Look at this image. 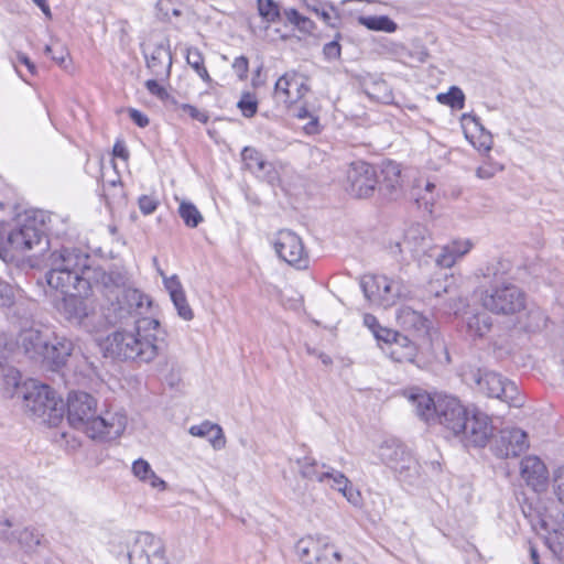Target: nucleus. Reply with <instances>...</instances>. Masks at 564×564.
I'll list each match as a JSON object with an SVG mask.
<instances>
[{
	"instance_id": "1",
	"label": "nucleus",
	"mask_w": 564,
	"mask_h": 564,
	"mask_svg": "<svg viewBox=\"0 0 564 564\" xmlns=\"http://www.w3.org/2000/svg\"><path fill=\"white\" fill-rule=\"evenodd\" d=\"M48 267L47 284L62 293L78 291L87 294L95 288H106L110 281V276L100 267H93L89 256L77 248L53 251Z\"/></svg>"
},
{
	"instance_id": "2",
	"label": "nucleus",
	"mask_w": 564,
	"mask_h": 564,
	"mask_svg": "<svg viewBox=\"0 0 564 564\" xmlns=\"http://www.w3.org/2000/svg\"><path fill=\"white\" fill-rule=\"evenodd\" d=\"M128 321L110 334L104 349L107 356L137 362H151L159 354L158 329L159 322L151 317H139L137 313L128 312Z\"/></svg>"
},
{
	"instance_id": "3",
	"label": "nucleus",
	"mask_w": 564,
	"mask_h": 564,
	"mask_svg": "<svg viewBox=\"0 0 564 564\" xmlns=\"http://www.w3.org/2000/svg\"><path fill=\"white\" fill-rule=\"evenodd\" d=\"M17 395L22 399L25 412L48 425H57L64 415V402L47 384L30 379L18 383V371H12Z\"/></svg>"
},
{
	"instance_id": "4",
	"label": "nucleus",
	"mask_w": 564,
	"mask_h": 564,
	"mask_svg": "<svg viewBox=\"0 0 564 564\" xmlns=\"http://www.w3.org/2000/svg\"><path fill=\"white\" fill-rule=\"evenodd\" d=\"M45 215L42 212H30L18 220L17 227L0 229V257L24 254L39 246L45 238Z\"/></svg>"
},
{
	"instance_id": "5",
	"label": "nucleus",
	"mask_w": 564,
	"mask_h": 564,
	"mask_svg": "<svg viewBox=\"0 0 564 564\" xmlns=\"http://www.w3.org/2000/svg\"><path fill=\"white\" fill-rule=\"evenodd\" d=\"M480 305L496 315L511 316L525 307V293L514 283L481 286Z\"/></svg>"
},
{
	"instance_id": "6",
	"label": "nucleus",
	"mask_w": 564,
	"mask_h": 564,
	"mask_svg": "<svg viewBox=\"0 0 564 564\" xmlns=\"http://www.w3.org/2000/svg\"><path fill=\"white\" fill-rule=\"evenodd\" d=\"M377 456L404 482L413 484L421 476V465L417 459L395 438L383 441L378 446Z\"/></svg>"
},
{
	"instance_id": "7",
	"label": "nucleus",
	"mask_w": 564,
	"mask_h": 564,
	"mask_svg": "<svg viewBox=\"0 0 564 564\" xmlns=\"http://www.w3.org/2000/svg\"><path fill=\"white\" fill-rule=\"evenodd\" d=\"M360 286L370 303L383 308L391 307L408 293V289L401 280L387 275H364Z\"/></svg>"
},
{
	"instance_id": "8",
	"label": "nucleus",
	"mask_w": 564,
	"mask_h": 564,
	"mask_svg": "<svg viewBox=\"0 0 564 564\" xmlns=\"http://www.w3.org/2000/svg\"><path fill=\"white\" fill-rule=\"evenodd\" d=\"M296 553L304 564H338L339 552L329 543L327 536H305L297 541Z\"/></svg>"
},
{
	"instance_id": "9",
	"label": "nucleus",
	"mask_w": 564,
	"mask_h": 564,
	"mask_svg": "<svg viewBox=\"0 0 564 564\" xmlns=\"http://www.w3.org/2000/svg\"><path fill=\"white\" fill-rule=\"evenodd\" d=\"M128 558L130 564H170L164 543L149 532H141L131 544Z\"/></svg>"
},
{
	"instance_id": "10",
	"label": "nucleus",
	"mask_w": 564,
	"mask_h": 564,
	"mask_svg": "<svg viewBox=\"0 0 564 564\" xmlns=\"http://www.w3.org/2000/svg\"><path fill=\"white\" fill-rule=\"evenodd\" d=\"M491 417L478 409H470L464 429L458 433L460 442L466 446L485 447L494 436Z\"/></svg>"
},
{
	"instance_id": "11",
	"label": "nucleus",
	"mask_w": 564,
	"mask_h": 564,
	"mask_svg": "<svg viewBox=\"0 0 564 564\" xmlns=\"http://www.w3.org/2000/svg\"><path fill=\"white\" fill-rule=\"evenodd\" d=\"M474 380L479 390L487 397L499 399L513 406L520 405L517 386L501 375L494 371L480 372L478 370L474 375Z\"/></svg>"
},
{
	"instance_id": "12",
	"label": "nucleus",
	"mask_w": 564,
	"mask_h": 564,
	"mask_svg": "<svg viewBox=\"0 0 564 564\" xmlns=\"http://www.w3.org/2000/svg\"><path fill=\"white\" fill-rule=\"evenodd\" d=\"M436 414L434 421H437L455 436L464 429L465 420L470 410L465 408L460 401L452 395H438L436 399Z\"/></svg>"
},
{
	"instance_id": "13",
	"label": "nucleus",
	"mask_w": 564,
	"mask_h": 564,
	"mask_svg": "<svg viewBox=\"0 0 564 564\" xmlns=\"http://www.w3.org/2000/svg\"><path fill=\"white\" fill-rule=\"evenodd\" d=\"M347 180L348 192L357 198L370 197L379 184L376 169L364 161L351 163Z\"/></svg>"
},
{
	"instance_id": "14",
	"label": "nucleus",
	"mask_w": 564,
	"mask_h": 564,
	"mask_svg": "<svg viewBox=\"0 0 564 564\" xmlns=\"http://www.w3.org/2000/svg\"><path fill=\"white\" fill-rule=\"evenodd\" d=\"M308 79L297 72H286L275 83L274 99L290 107L300 101L310 90Z\"/></svg>"
},
{
	"instance_id": "15",
	"label": "nucleus",
	"mask_w": 564,
	"mask_h": 564,
	"mask_svg": "<svg viewBox=\"0 0 564 564\" xmlns=\"http://www.w3.org/2000/svg\"><path fill=\"white\" fill-rule=\"evenodd\" d=\"M273 247L280 259L291 265L305 268L307 265V253L302 239L291 230H280L274 240Z\"/></svg>"
},
{
	"instance_id": "16",
	"label": "nucleus",
	"mask_w": 564,
	"mask_h": 564,
	"mask_svg": "<svg viewBox=\"0 0 564 564\" xmlns=\"http://www.w3.org/2000/svg\"><path fill=\"white\" fill-rule=\"evenodd\" d=\"M96 400L86 392H73L68 395L67 420L69 424L85 433L95 419Z\"/></svg>"
},
{
	"instance_id": "17",
	"label": "nucleus",
	"mask_w": 564,
	"mask_h": 564,
	"mask_svg": "<svg viewBox=\"0 0 564 564\" xmlns=\"http://www.w3.org/2000/svg\"><path fill=\"white\" fill-rule=\"evenodd\" d=\"M127 423L128 417L123 411H106L100 415H95L86 434L90 438L115 440L124 432Z\"/></svg>"
},
{
	"instance_id": "18",
	"label": "nucleus",
	"mask_w": 564,
	"mask_h": 564,
	"mask_svg": "<svg viewBox=\"0 0 564 564\" xmlns=\"http://www.w3.org/2000/svg\"><path fill=\"white\" fill-rule=\"evenodd\" d=\"M529 447L528 435L518 427H507L499 432L492 443V451L496 456L507 458L519 456Z\"/></svg>"
},
{
	"instance_id": "19",
	"label": "nucleus",
	"mask_w": 564,
	"mask_h": 564,
	"mask_svg": "<svg viewBox=\"0 0 564 564\" xmlns=\"http://www.w3.org/2000/svg\"><path fill=\"white\" fill-rule=\"evenodd\" d=\"M65 296L59 306L62 315L74 324H82L95 310V304L89 299L90 292L82 294L78 291L63 293Z\"/></svg>"
},
{
	"instance_id": "20",
	"label": "nucleus",
	"mask_w": 564,
	"mask_h": 564,
	"mask_svg": "<svg viewBox=\"0 0 564 564\" xmlns=\"http://www.w3.org/2000/svg\"><path fill=\"white\" fill-rule=\"evenodd\" d=\"M462 127L466 139L479 152H489L492 149V135L480 123L477 116L471 113H464L460 117Z\"/></svg>"
},
{
	"instance_id": "21",
	"label": "nucleus",
	"mask_w": 564,
	"mask_h": 564,
	"mask_svg": "<svg viewBox=\"0 0 564 564\" xmlns=\"http://www.w3.org/2000/svg\"><path fill=\"white\" fill-rule=\"evenodd\" d=\"M520 475L534 491L541 492L546 489L549 471L545 464L539 457H524L520 464Z\"/></svg>"
},
{
	"instance_id": "22",
	"label": "nucleus",
	"mask_w": 564,
	"mask_h": 564,
	"mask_svg": "<svg viewBox=\"0 0 564 564\" xmlns=\"http://www.w3.org/2000/svg\"><path fill=\"white\" fill-rule=\"evenodd\" d=\"M473 247L474 243L469 239H456L440 249L431 250L429 256L434 258L436 265L447 269L466 256Z\"/></svg>"
},
{
	"instance_id": "23",
	"label": "nucleus",
	"mask_w": 564,
	"mask_h": 564,
	"mask_svg": "<svg viewBox=\"0 0 564 564\" xmlns=\"http://www.w3.org/2000/svg\"><path fill=\"white\" fill-rule=\"evenodd\" d=\"M473 247L474 243L469 239H456L440 249L431 250L429 256L434 258L436 265L447 269L466 256Z\"/></svg>"
},
{
	"instance_id": "24",
	"label": "nucleus",
	"mask_w": 564,
	"mask_h": 564,
	"mask_svg": "<svg viewBox=\"0 0 564 564\" xmlns=\"http://www.w3.org/2000/svg\"><path fill=\"white\" fill-rule=\"evenodd\" d=\"M473 247L474 243L469 239H456L440 249L431 250L429 256L434 258L436 265L447 269L466 256Z\"/></svg>"
},
{
	"instance_id": "25",
	"label": "nucleus",
	"mask_w": 564,
	"mask_h": 564,
	"mask_svg": "<svg viewBox=\"0 0 564 564\" xmlns=\"http://www.w3.org/2000/svg\"><path fill=\"white\" fill-rule=\"evenodd\" d=\"M397 318L400 326L416 338L422 340L430 338L431 323L422 313L409 306H402L398 311Z\"/></svg>"
},
{
	"instance_id": "26",
	"label": "nucleus",
	"mask_w": 564,
	"mask_h": 564,
	"mask_svg": "<svg viewBox=\"0 0 564 564\" xmlns=\"http://www.w3.org/2000/svg\"><path fill=\"white\" fill-rule=\"evenodd\" d=\"M296 465L302 478L310 481H317L327 486H329L334 474L337 471L335 468L324 463H319L311 456L297 458Z\"/></svg>"
},
{
	"instance_id": "27",
	"label": "nucleus",
	"mask_w": 564,
	"mask_h": 564,
	"mask_svg": "<svg viewBox=\"0 0 564 564\" xmlns=\"http://www.w3.org/2000/svg\"><path fill=\"white\" fill-rule=\"evenodd\" d=\"M431 237L426 227L420 224L411 225L404 232V237L399 246L401 247V251H409L413 254L431 253L432 249Z\"/></svg>"
},
{
	"instance_id": "28",
	"label": "nucleus",
	"mask_w": 564,
	"mask_h": 564,
	"mask_svg": "<svg viewBox=\"0 0 564 564\" xmlns=\"http://www.w3.org/2000/svg\"><path fill=\"white\" fill-rule=\"evenodd\" d=\"M73 348L74 345L72 340L66 337L54 335L52 339H46L45 347L40 359L59 367L64 365L70 356Z\"/></svg>"
},
{
	"instance_id": "29",
	"label": "nucleus",
	"mask_w": 564,
	"mask_h": 564,
	"mask_svg": "<svg viewBox=\"0 0 564 564\" xmlns=\"http://www.w3.org/2000/svg\"><path fill=\"white\" fill-rule=\"evenodd\" d=\"M46 337L33 326L23 327L18 334L17 345L32 359H40L45 347Z\"/></svg>"
},
{
	"instance_id": "30",
	"label": "nucleus",
	"mask_w": 564,
	"mask_h": 564,
	"mask_svg": "<svg viewBox=\"0 0 564 564\" xmlns=\"http://www.w3.org/2000/svg\"><path fill=\"white\" fill-rule=\"evenodd\" d=\"M510 271L511 263L508 260L497 259L489 262L481 269L482 282L479 284L477 291H479L481 286L511 283L509 278Z\"/></svg>"
},
{
	"instance_id": "31",
	"label": "nucleus",
	"mask_w": 564,
	"mask_h": 564,
	"mask_svg": "<svg viewBox=\"0 0 564 564\" xmlns=\"http://www.w3.org/2000/svg\"><path fill=\"white\" fill-rule=\"evenodd\" d=\"M381 349L397 362H413L417 354V345L408 336L399 334L397 338Z\"/></svg>"
},
{
	"instance_id": "32",
	"label": "nucleus",
	"mask_w": 564,
	"mask_h": 564,
	"mask_svg": "<svg viewBox=\"0 0 564 564\" xmlns=\"http://www.w3.org/2000/svg\"><path fill=\"white\" fill-rule=\"evenodd\" d=\"M147 65L156 77H167L172 67V54L169 46L156 45L147 56Z\"/></svg>"
},
{
	"instance_id": "33",
	"label": "nucleus",
	"mask_w": 564,
	"mask_h": 564,
	"mask_svg": "<svg viewBox=\"0 0 564 564\" xmlns=\"http://www.w3.org/2000/svg\"><path fill=\"white\" fill-rule=\"evenodd\" d=\"M408 399L414 408L417 416L425 422L434 421L436 414V400H434L429 393L422 390L412 391Z\"/></svg>"
},
{
	"instance_id": "34",
	"label": "nucleus",
	"mask_w": 564,
	"mask_h": 564,
	"mask_svg": "<svg viewBox=\"0 0 564 564\" xmlns=\"http://www.w3.org/2000/svg\"><path fill=\"white\" fill-rule=\"evenodd\" d=\"M382 181L379 182V191L386 196L393 197L401 187V170L397 163L388 162L381 170Z\"/></svg>"
},
{
	"instance_id": "35",
	"label": "nucleus",
	"mask_w": 564,
	"mask_h": 564,
	"mask_svg": "<svg viewBox=\"0 0 564 564\" xmlns=\"http://www.w3.org/2000/svg\"><path fill=\"white\" fill-rule=\"evenodd\" d=\"M329 487L339 491L354 507L360 508L362 506L360 491L351 485L350 480L341 471L337 470L334 474Z\"/></svg>"
},
{
	"instance_id": "36",
	"label": "nucleus",
	"mask_w": 564,
	"mask_h": 564,
	"mask_svg": "<svg viewBox=\"0 0 564 564\" xmlns=\"http://www.w3.org/2000/svg\"><path fill=\"white\" fill-rule=\"evenodd\" d=\"M43 534L33 527H20L17 534V542L21 550L26 553L34 552L41 545Z\"/></svg>"
},
{
	"instance_id": "37",
	"label": "nucleus",
	"mask_w": 564,
	"mask_h": 564,
	"mask_svg": "<svg viewBox=\"0 0 564 564\" xmlns=\"http://www.w3.org/2000/svg\"><path fill=\"white\" fill-rule=\"evenodd\" d=\"M357 21L370 31L393 33L398 30V24L387 15H360Z\"/></svg>"
},
{
	"instance_id": "38",
	"label": "nucleus",
	"mask_w": 564,
	"mask_h": 564,
	"mask_svg": "<svg viewBox=\"0 0 564 564\" xmlns=\"http://www.w3.org/2000/svg\"><path fill=\"white\" fill-rule=\"evenodd\" d=\"M124 299L129 302V310H126L123 306H122V303L121 301H118V316L116 317V319H110V323H117L119 322L121 324L120 327H123L124 324L127 323L128 321V312H132V307L135 306V308H139L142 306V295L139 293V291L137 290H127L124 292Z\"/></svg>"
},
{
	"instance_id": "39",
	"label": "nucleus",
	"mask_w": 564,
	"mask_h": 564,
	"mask_svg": "<svg viewBox=\"0 0 564 564\" xmlns=\"http://www.w3.org/2000/svg\"><path fill=\"white\" fill-rule=\"evenodd\" d=\"M491 317L486 313H478L467 319V330L470 336L482 337L490 332Z\"/></svg>"
},
{
	"instance_id": "40",
	"label": "nucleus",
	"mask_w": 564,
	"mask_h": 564,
	"mask_svg": "<svg viewBox=\"0 0 564 564\" xmlns=\"http://www.w3.org/2000/svg\"><path fill=\"white\" fill-rule=\"evenodd\" d=\"M186 62L196 72L202 80H204L206 84L212 83V77L205 67L204 56L197 47H188L186 50Z\"/></svg>"
},
{
	"instance_id": "41",
	"label": "nucleus",
	"mask_w": 564,
	"mask_h": 564,
	"mask_svg": "<svg viewBox=\"0 0 564 564\" xmlns=\"http://www.w3.org/2000/svg\"><path fill=\"white\" fill-rule=\"evenodd\" d=\"M257 9L262 21L268 24L281 19V8L274 0H257Z\"/></svg>"
},
{
	"instance_id": "42",
	"label": "nucleus",
	"mask_w": 564,
	"mask_h": 564,
	"mask_svg": "<svg viewBox=\"0 0 564 564\" xmlns=\"http://www.w3.org/2000/svg\"><path fill=\"white\" fill-rule=\"evenodd\" d=\"M241 159L245 167L252 174H257L263 167L267 160L264 156L254 148L246 147L241 152Z\"/></svg>"
},
{
	"instance_id": "43",
	"label": "nucleus",
	"mask_w": 564,
	"mask_h": 564,
	"mask_svg": "<svg viewBox=\"0 0 564 564\" xmlns=\"http://www.w3.org/2000/svg\"><path fill=\"white\" fill-rule=\"evenodd\" d=\"M178 214L185 225L191 228H196L204 219L197 207L193 203L186 200L181 202Z\"/></svg>"
},
{
	"instance_id": "44",
	"label": "nucleus",
	"mask_w": 564,
	"mask_h": 564,
	"mask_svg": "<svg viewBox=\"0 0 564 564\" xmlns=\"http://www.w3.org/2000/svg\"><path fill=\"white\" fill-rule=\"evenodd\" d=\"M436 100L442 105H446L458 110L463 109L465 106V95L457 86H452L447 93L438 94L436 96Z\"/></svg>"
},
{
	"instance_id": "45",
	"label": "nucleus",
	"mask_w": 564,
	"mask_h": 564,
	"mask_svg": "<svg viewBox=\"0 0 564 564\" xmlns=\"http://www.w3.org/2000/svg\"><path fill=\"white\" fill-rule=\"evenodd\" d=\"M367 94L373 100L382 104H390L393 100L392 90L384 80H376L368 85Z\"/></svg>"
},
{
	"instance_id": "46",
	"label": "nucleus",
	"mask_w": 564,
	"mask_h": 564,
	"mask_svg": "<svg viewBox=\"0 0 564 564\" xmlns=\"http://www.w3.org/2000/svg\"><path fill=\"white\" fill-rule=\"evenodd\" d=\"M284 15L302 33L311 34L315 29V23L310 18L302 15L296 9H285Z\"/></svg>"
},
{
	"instance_id": "47",
	"label": "nucleus",
	"mask_w": 564,
	"mask_h": 564,
	"mask_svg": "<svg viewBox=\"0 0 564 564\" xmlns=\"http://www.w3.org/2000/svg\"><path fill=\"white\" fill-rule=\"evenodd\" d=\"M282 167V163L267 161L261 171H259L256 176L267 182L268 184L275 186L280 184Z\"/></svg>"
},
{
	"instance_id": "48",
	"label": "nucleus",
	"mask_w": 564,
	"mask_h": 564,
	"mask_svg": "<svg viewBox=\"0 0 564 564\" xmlns=\"http://www.w3.org/2000/svg\"><path fill=\"white\" fill-rule=\"evenodd\" d=\"M19 528L20 525H17L13 520L9 518L0 519V540L10 545H14Z\"/></svg>"
},
{
	"instance_id": "49",
	"label": "nucleus",
	"mask_w": 564,
	"mask_h": 564,
	"mask_svg": "<svg viewBox=\"0 0 564 564\" xmlns=\"http://www.w3.org/2000/svg\"><path fill=\"white\" fill-rule=\"evenodd\" d=\"M237 107L246 118H251L257 113L258 101L253 94L243 93L240 100L237 102Z\"/></svg>"
},
{
	"instance_id": "50",
	"label": "nucleus",
	"mask_w": 564,
	"mask_h": 564,
	"mask_svg": "<svg viewBox=\"0 0 564 564\" xmlns=\"http://www.w3.org/2000/svg\"><path fill=\"white\" fill-rule=\"evenodd\" d=\"M505 170L503 164L499 162H495L491 159L484 162V164L479 165L476 169V176L479 180H490L497 173L502 172Z\"/></svg>"
},
{
	"instance_id": "51",
	"label": "nucleus",
	"mask_w": 564,
	"mask_h": 564,
	"mask_svg": "<svg viewBox=\"0 0 564 564\" xmlns=\"http://www.w3.org/2000/svg\"><path fill=\"white\" fill-rule=\"evenodd\" d=\"M171 300L177 311V314L185 321H191L194 317L193 311L187 303L185 292L171 296Z\"/></svg>"
},
{
	"instance_id": "52",
	"label": "nucleus",
	"mask_w": 564,
	"mask_h": 564,
	"mask_svg": "<svg viewBox=\"0 0 564 564\" xmlns=\"http://www.w3.org/2000/svg\"><path fill=\"white\" fill-rule=\"evenodd\" d=\"M208 443L215 451H220L226 446V436L223 431V427L214 423V429L210 431V435H208Z\"/></svg>"
},
{
	"instance_id": "53",
	"label": "nucleus",
	"mask_w": 564,
	"mask_h": 564,
	"mask_svg": "<svg viewBox=\"0 0 564 564\" xmlns=\"http://www.w3.org/2000/svg\"><path fill=\"white\" fill-rule=\"evenodd\" d=\"M15 290L8 282L0 279V306L8 307L14 303Z\"/></svg>"
},
{
	"instance_id": "54",
	"label": "nucleus",
	"mask_w": 564,
	"mask_h": 564,
	"mask_svg": "<svg viewBox=\"0 0 564 564\" xmlns=\"http://www.w3.org/2000/svg\"><path fill=\"white\" fill-rule=\"evenodd\" d=\"M138 205L140 208V212L148 216L153 214L158 206H159V199L153 195H142L138 199Z\"/></svg>"
},
{
	"instance_id": "55",
	"label": "nucleus",
	"mask_w": 564,
	"mask_h": 564,
	"mask_svg": "<svg viewBox=\"0 0 564 564\" xmlns=\"http://www.w3.org/2000/svg\"><path fill=\"white\" fill-rule=\"evenodd\" d=\"M151 471L152 467L145 459L139 458L132 464V474L142 482L147 481Z\"/></svg>"
},
{
	"instance_id": "56",
	"label": "nucleus",
	"mask_w": 564,
	"mask_h": 564,
	"mask_svg": "<svg viewBox=\"0 0 564 564\" xmlns=\"http://www.w3.org/2000/svg\"><path fill=\"white\" fill-rule=\"evenodd\" d=\"M399 334L400 333H398L393 329H390V328H387V327H383L380 325L379 328L373 334V336L377 339V341L379 343L380 347L381 346L388 347V345H390V343L393 341Z\"/></svg>"
},
{
	"instance_id": "57",
	"label": "nucleus",
	"mask_w": 564,
	"mask_h": 564,
	"mask_svg": "<svg viewBox=\"0 0 564 564\" xmlns=\"http://www.w3.org/2000/svg\"><path fill=\"white\" fill-rule=\"evenodd\" d=\"M553 490L558 501L564 505V466L558 467L554 473Z\"/></svg>"
},
{
	"instance_id": "58",
	"label": "nucleus",
	"mask_w": 564,
	"mask_h": 564,
	"mask_svg": "<svg viewBox=\"0 0 564 564\" xmlns=\"http://www.w3.org/2000/svg\"><path fill=\"white\" fill-rule=\"evenodd\" d=\"M212 429H214V423L208 420H205L199 424L192 425L188 429V433L195 437H207L208 438V435H210Z\"/></svg>"
},
{
	"instance_id": "59",
	"label": "nucleus",
	"mask_w": 564,
	"mask_h": 564,
	"mask_svg": "<svg viewBox=\"0 0 564 564\" xmlns=\"http://www.w3.org/2000/svg\"><path fill=\"white\" fill-rule=\"evenodd\" d=\"M180 109L184 113H187L191 118H193L202 123H206L209 119L208 115L205 111L197 109L195 106H192L188 104H182L180 106Z\"/></svg>"
},
{
	"instance_id": "60",
	"label": "nucleus",
	"mask_w": 564,
	"mask_h": 564,
	"mask_svg": "<svg viewBox=\"0 0 564 564\" xmlns=\"http://www.w3.org/2000/svg\"><path fill=\"white\" fill-rule=\"evenodd\" d=\"M296 117L300 119L310 118L311 121L305 126V131L311 134L317 132V118L313 117L312 113L305 107H301L299 109Z\"/></svg>"
},
{
	"instance_id": "61",
	"label": "nucleus",
	"mask_w": 564,
	"mask_h": 564,
	"mask_svg": "<svg viewBox=\"0 0 564 564\" xmlns=\"http://www.w3.org/2000/svg\"><path fill=\"white\" fill-rule=\"evenodd\" d=\"M323 53H324L325 57L329 61L338 59L341 54V47H340L337 39L325 44L324 48H323Z\"/></svg>"
},
{
	"instance_id": "62",
	"label": "nucleus",
	"mask_w": 564,
	"mask_h": 564,
	"mask_svg": "<svg viewBox=\"0 0 564 564\" xmlns=\"http://www.w3.org/2000/svg\"><path fill=\"white\" fill-rule=\"evenodd\" d=\"M232 68L235 70V73L237 74V76L239 77V79H241V80L245 79L247 77L248 69H249L248 58L245 56L236 57L232 63Z\"/></svg>"
},
{
	"instance_id": "63",
	"label": "nucleus",
	"mask_w": 564,
	"mask_h": 564,
	"mask_svg": "<svg viewBox=\"0 0 564 564\" xmlns=\"http://www.w3.org/2000/svg\"><path fill=\"white\" fill-rule=\"evenodd\" d=\"M164 286L169 291L170 296H174L184 292L182 284L176 275H172L170 278L164 276Z\"/></svg>"
},
{
	"instance_id": "64",
	"label": "nucleus",
	"mask_w": 564,
	"mask_h": 564,
	"mask_svg": "<svg viewBox=\"0 0 564 564\" xmlns=\"http://www.w3.org/2000/svg\"><path fill=\"white\" fill-rule=\"evenodd\" d=\"M44 52L46 55H50L52 59L57 64H63L67 55V52L63 46L54 47L52 45H46Z\"/></svg>"
}]
</instances>
